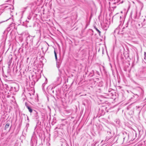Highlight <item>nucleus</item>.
<instances>
[{
	"mask_svg": "<svg viewBox=\"0 0 146 146\" xmlns=\"http://www.w3.org/2000/svg\"><path fill=\"white\" fill-rule=\"evenodd\" d=\"M31 18V17L30 16H29L28 17V19L29 20H30Z\"/></svg>",
	"mask_w": 146,
	"mask_h": 146,
	"instance_id": "10",
	"label": "nucleus"
},
{
	"mask_svg": "<svg viewBox=\"0 0 146 146\" xmlns=\"http://www.w3.org/2000/svg\"><path fill=\"white\" fill-rule=\"evenodd\" d=\"M120 18L121 19V16H120Z\"/></svg>",
	"mask_w": 146,
	"mask_h": 146,
	"instance_id": "13",
	"label": "nucleus"
},
{
	"mask_svg": "<svg viewBox=\"0 0 146 146\" xmlns=\"http://www.w3.org/2000/svg\"><path fill=\"white\" fill-rule=\"evenodd\" d=\"M4 8L5 10H7L10 11L11 12H13V10L14 9L13 6L11 5H7V6L4 7Z\"/></svg>",
	"mask_w": 146,
	"mask_h": 146,
	"instance_id": "1",
	"label": "nucleus"
},
{
	"mask_svg": "<svg viewBox=\"0 0 146 146\" xmlns=\"http://www.w3.org/2000/svg\"><path fill=\"white\" fill-rule=\"evenodd\" d=\"M47 79L46 78L45 79V82L42 85L43 89H44V86H45V85L47 84Z\"/></svg>",
	"mask_w": 146,
	"mask_h": 146,
	"instance_id": "6",
	"label": "nucleus"
},
{
	"mask_svg": "<svg viewBox=\"0 0 146 146\" xmlns=\"http://www.w3.org/2000/svg\"><path fill=\"white\" fill-rule=\"evenodd\" d=\"M54 52L55 56L57 55V54H56V51H55V50H54Z\"/></svg>",
	"mask_w": 146,
	"mask_h": 146,
	"instance_id": "12",
	"label": "nucleus"
},
{
	"mask_svg": "<svg viewBox=\"0 0 146 146\" xmlns=\"http://www.w3.org/2000/svg\"><path fill=\"white\" fill-rule=\"evenodd\" d=\"M25 106L27 107V108L29 110V111L31 113H32L33 111V110L31 109V108L30 107V106H29L26 103H25Z\"/></svg>",
	"mask_w": 146,
	"mask_h": 146,
	"instance_id": "3",
	"label": "nucleus"
},
{
	"mask_svg": "<svg viewBox=\"0 0 146 146\" xmlns=\"http://www.w3.org/2000/svg\"><path fill=\"white\" fill-rule=\"evenodd\" d=\"M119 28H117L115 31V33H117L118 34H119Z\"/></svg>",
	"mask_w": 146,
	"mask_h": 146,
	"instance_id": "7",
	"label": "nucleus"
},
{
	"mask_svg": "<svg viewBox=\"0 0 146 146\" xmlns=\"http://www.w3.org/2000/svg\"><path fill=\"white\" fill-rule=\"evenodd\" d=\"M58 70L59 71H60V70L59 69H58Z\"/></svg>",
	"mask_w": 146,
	"mask_h": 146,
	"instance_id": "14",
	"label": "nucleus"
},
{
	"mask_svg": "<svg viewBox=\"0 0 146 146\" xmlns=\"http://www.w3.org/2000/svg\"><path fill=\"white\" fill-rule=\"evenodd\" d=\"M56 61V66L57 68L59 69L60 67V65L61 64V62L60 61H58L57 60Z\"/></svg>",
	"mask_w": 146,
	"mask_h": 146,
	"instance_id": "4",
	"label": "nucleus"
},
{
	"mask_svg": "<svg viewBox=\"0 0 146 146\" xmlns=\"http://www.w3.org/2000/svg\"><path fill=\"white\" fill-rule=\"evenodd\" d=\"M55 56V59H56V61H57V55Z\"/></svg>",
	"mask_w": 146,
	"mask_h": 146,
	"instance_id": "11",
	"label": "nucleus"
},
{
	"mask_svg": "<svg viewBox=\"0 0 146 146\" xmlns=\"http://www.w3.org/2000/svg\"><path fill=\"white\" fill-rule=\"evenodd\" d=\"M33 39V37L30 35H29L26 38L27 40L29 42H32Z\"/></svg>",
	"mask_w": 146,
	"mask_h": 146,
	"instance_id": "2",
	"label": "nucleus"
},
{
	"mask_svg": "<svg viewBox=\"0 0 146 146\" xmlns=\"http://www.w3.org/2000/svg\"><path fill=\"white\" fill-rule=\"evenodd\" d=\"M94 28L95 30L98 32V33L99 34V35H100V33H101V32L96 27H95Z\"/></svg>",
	"mask_w": 146,
	"mask_h": 146,
	"instance_id": "8",
	"label": "nucleus"
},
{
	"mask_svg": "<svg viewBox=\"0 0 146 146\" xmlns=\"http://www.w3.org/2000/svg\"><path fill=\"white\" fill-rule=\"evenodd\" d=\"M10 125V123L9 122H7L5 126V129L6 130L9 128Z\"/></svg>",
	"mask_w": 146,
	"mask_h": 146,
	"instance_id": "5",
	"label": "nucleus"
},
{
	"mask_svg": "<svg viewBox=\"0 0 146 146\" xmlns=\"http://www.w3.org/2000/svg\"><path fill=\"white\" fill-rule=\"evenodd\" d=\"M144 59H145V57L146 56V53L145 52H144Z\"/></svg>",
	"mask_w": 146,
	"mask_h": 146,
	"instance_id": "9",
	"label": "nucleus"
}]
</instances>
